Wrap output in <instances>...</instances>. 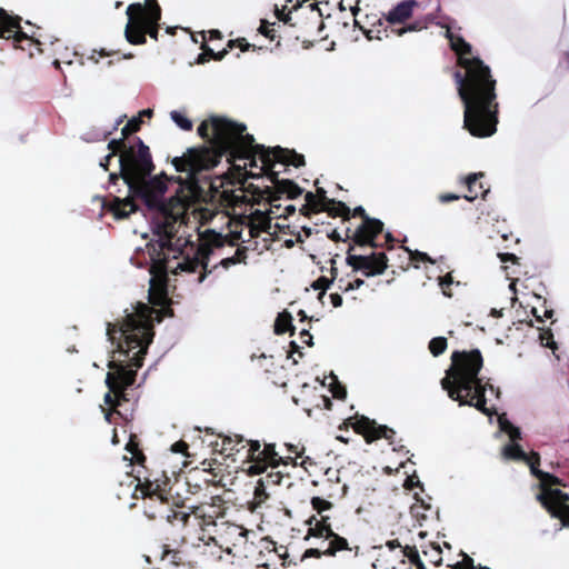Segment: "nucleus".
I'll list each match as a JSON object with an SVG mask.
<instances>
[{"label": "nucleus", "mask_w": 569, "mask_h": 569, "mask_svg": "<svg viewBox=\"0 0 569 569\" xmlns=\"http://www.w3.org/2000/svg\"><path fill=\"white\" fill-rule=\"evenodd\" d=\"M164 316H173L172 309H154L148 303L138 302L136 310L128 313L119 326L108 323L107 336L112 343L117 341L106 377L109 391L104 395V403L109 410L104 418L108 422H111L113 413L128 420L117 408L130 401L128 390L134 385L137 370L143 366L153 340V323L161 322Z\"/></svg>", "instance_id": "f257e3e1"}, {"label": "nucleus", "mask_w": 569, "mask_h": 569, "mask_svg": "<svg viewBox=\"0 0 569 569\" xmlns=\"http://www.w3.org/2000/svg\"><path fill=\"white\" fill-rule=\"evenodd\" d=\"M110 153L107 160H111L119 154L120 172L110 173V186H117L121 179L127 188V193L122 198L111 194L103 200L102 207L116 219H126L138 210L134 199H140L147 208H160L162 196L168 187V177L166 173L147 179L154 170L150 149L139 138H132V142H124L123 139H112L108 143Z\"/></svg>", "instance_id": "f03ea898"}, {"label": "nucleus", "mask_w": 569, "mask_h": 569, "mask_svg": "<svg viewBox=\"0 0 569 569\" xmlns=\"http://www.w3.org/2000/svg\"><path fill=\"white\" fill-rule=\"evenodd\" d=\"M457 53V64L463 70L453 73L458 94L463 103V128L477 138L492 136L497 131L499 103L497 81L491 69L472 53V47L463 38H450Z\"/></svg>", "instance_id": "7ed1b4c3"}, {"label": "nucleus", "mask_w": 569, "mask_h": 569, "mask_svg": "<svg viewBox=\"0 0 569 569\" xmlns=\"http://www.w3.org/2000/svg\"><path fill=\"white\" fill-rule=\"evenodd\" d=\"M246 129L244 124L237 123L226 117L211 116L200 123L198 134L211 143L214 152L219 154V161L224 154H228L230 162L243 159L248 160L244 167L252 168L257 167V160H260L261 172L269 170L271 148L256 144L253 136L244 133ZM260 174H257V177ZM250 176L256 177L253 173H250Z\"/></svg>", "instance_id": "20e7f679"}, {"label": "nucleus", "mask_w": 569, "mask_h": 569, "mask_svg": "<svg viewBox=\"0 0 569 569\" xmlns=\"http://www.w3.org/2000/svg\"><path fill=\"white\" fill-rule=\"evenodd\" d=\"M483 367V358L479 349L456 350L451 355V365L440 383L448 397L459 406L476 408L481 413L491 417L495 408L487 407L486 386L479 373Z\"/></svg>", "instance_id": "39448f33"}, {"label": "nucleus", "mask_w": 569, "mask_h": 569, "mask_svg": "<svg viewBox=\"0 0 569 569\" xmlns=\"http://www.w3.org/2000/svg\"><path fill=\"white\" fill-rule=\"evenodd\" d=\"M163 479L150 473L137 477L134 497L143 500V513L149 520H166L172 526L184 528L190 520V513L176 509L178 507L168 496L169 478L162 472Z\"/></svg>", "instance_id": "423d86ee"}, {"label": "nucleus", "mask_w": 569, "mask_h": 569, "mask_svg": "<svg viewBox=\"0 0 569 569\" xmlns=\"http://www.w3.org/2000/svg\"><path fill=\"white\" fill-rule=\"evenodd\" d=\"M270 169L263 170L268 180L272 186H266L261 191V196L264 197L271 207L280 208L277 203L283 196L288 199H296L302 194L303 190L295 181L289 179H280L279 172L273 171L272 168L276 162L284 166H293L295 168L303 167L306 164L303 154L296 152L295 150L284 149L281 147L271 148L269 156Z\"/></svg>", "instance_id": "0eeeda50"}, {"label": "nucleus", "mask_w": 569, "mask_h": 569, "mask_svg": "<svg viewBox=\"0 0 569 569\" xmlns=\"http://www.w3.org/2000/svg\"><path fill=\"white\" fill-rule=\"evenodd\" d=\"M128 22L124 28L126 40L133 46L144 44L147 34L159 39L161 8L158 0H144V3L136 2L128 6Z\"/></svg>", "instance_id": "6e6552de"}, {"label": "nucleus", "mask_w": 569, "mask_h": 569, "mask_svg": "<svg viewBox=\"0 0 569 569\" xmlns=\"http://www.w3.org/2000/svg\"><path fill=\"white\" fill-rule=\"evenodd\" d=\"M418 7L419 2L416 0L401 1L387 14L370 22L371 28L363 29L361 26L359 28L369 40H381L389 38L391 34L401 37L408 31L421 30L423 26L418 21L402 26L413 16L415 9Z\"/></svg>", "instance_id": "1a4fd4ad"}, {"label": "nucleus", "mask_w": 569, "mask_h": 569, "mask_svg": "<svg viewBox=\"0 0 569 569\" xmlns=\"http://www.w3.org/2000/svg\"><path fill=\"white\" fill-rule=\"evenodd\" d=\"M148 210L156 211L160 216V219L153 223L152 228L153 233L159 237V242L151 244L149 254L151 256L152 253L154 258H163L166 257L163 253L166 249L174 251L172 248V239L177 232L176 223L180 212L174 213L164 202L163 197L160 208H148Z\"/></svg>", "instance_id": "9d476101"}, {"label": "nucleus", "mask_w": 569, "mask_h": 569, "mask_svg": "<svg viewBox=\"0 0 569 569\" xmlns=\"http://www.w3.org/2000/svg\"><path fill=\"white\" fill-rule=\"evenodd\" d=\"M219 163V154L214 152L212 146H202L199 148H189L181 157L172 160L178 172H187L191 179L204 170H210Z\"/></svg>", "instance_id": "9b49d317"}, {"label": "nucleus", "mask_w": 569, "mask_h": 569, "mask_svg": "<svg viewBox=\"0 0 569 569\" xmlns=\"http://www.w3.org/2000/svg\"><path fill=\"white\" fill-rule=\"evenodd\" d=\"M220 548L233 557H248L249 530L242 526L222 521L216 530Z\"/></svg>", "instance_id": "f8f14e48"}, {"label": "nucleus", "mask_w": 569, "mask_h": 569, "mask_svg": "<svg viewBox=\"0 0 569 569\" xmlns=\"http://www.w3.org/2000/svg\"><path fill=\"white\" fill-rule=\"evenodd\" d=\"M349 428H352L356 433L361 435L368 443L379 439H386L392 445L396 436V431L392 428L378 425L376 420L369 419L362 415L349 417L339 426L340 430H348Z\"/></svg>", "instance_id": "ddd939ff"}, {"label": "nucleus", "mask_w": 569, "mask_h": 569, "mask_svg": "<svg viewBox=\"0 0 569 569\" xmlns=\"http://www.w3.org/2000/svg\"><path fill=\"white\" fill-rule=\"evenodd\" d=\"M355 247L349 246L346 262L353 271H361L365 277L382 274L388 268V257L385 252L372 251L370 254L352 253Z\"/></svg>", "instance_id": "4468645a"}, {"label": "nucleus", "mask_w": 569, "mask_h": 569, "mask_svg": "<svg viewBox=\"0 0 569 569\" xmlns=\"http://www.w3.org/2000/svg\"><path fill=\"white\" fill-rule=\"evenodd\" d=\"M152 267L151 273L153 277L150 279L149 288V303L151 306L164 307L168 303L167 293V271L168 259L154 258L151 253Z\"/></svg>", "instance_id": "2eb2a0df"}, {"label": "nucleus", "mask_w": 569, "mask_h": 569, "mask_svg": "<svg viewBox=\"0 0 569 569\" xmlns=\"http://www.w3.org/2000/svg\"><path fill=\"white\" fill-rule=\"evenodd\" d=\"M189 509L190 511L187 513H190V517L193 516L198 520V525L202 530L210 526L219 528L220 523L217 521L224 517L227 510L224 500L219 496L211 497L210 501L200 502Z\"/></svg>", "instance_id": "dca6fc26"}, {"label": "nucleus", "mask_w": 569, "mask_h": 569, "mask_svg": "<svg viewBox=\"0 0 569 569\" xmlns=\"http://www.w3.org/2000/svg\"><path fill=\"white\" fill-rule=\"evenodd\" d=\"M552 518L569 527V495L560 489H547L537 496Z\"/></svg>", "instance_id": "f3484780"}, {"label": "nucleus", "mask_w": 569, "mask_h": 569, "mask_svg": "<svg viewBox=\"0 0 569 569\" xmlns=\"http://www.w3.org/2000/svg\"><path fill=\"white\" fill-rule=\"evenodd\" d=\"M383 226V222L379 219H367V221H361L355 230L346 227V238L353 242V247L356 244L358 247L378 248L379 244L376 242V238L382 233Z\"/></svg>", "instance_id": "a211bd4d"}, {"label": "nucleus", "mask_w": 569, "mask_h": 569, "mask_svg": "<svg viewBox=\"0 0 569 569\" xmlns=\"http://www.w3.org/2000/svg\"><path fill=\"white\" fill-rule=\"evenodd\" d=\"M20 22L21 17L0 8V39L11 40L14 48L23 49L22 42H32V39L23 32Z\"/></svg>", "instance_id": "6ab92c4d"}, {"label": "nucleus", "mask_w": 569, "mask_h": 569, "mask_svg": "<svg viewBox=\"0 0 569 569\" xmlns=\"http://www.w3.org/2000/svg\"><path fill=\"white\" fill-rule=\"evenodd\" d=\"M321 492L329 499H341L346 496L348 487L340 479V470L328 468L320 481Z\"/></svg>", "instance_id": "aec40b11"}, {"label": "nucleus", "mask_w": 569, "mask_h": 569, "mask_svg": "<svg viewBox=\"0 0 569 569\" xmlns=\"http://www.w3.org/2000/svg\"><path fill=\"white\" fill-rule=\"evenodd\" d=\"M247 462H249V467L247 469L248 475L256 476L263 473L268 467H270V461L268 458H264V449L261 448V443L258 440H247Z\"/></svg>", "instance_id": "412c9836"}, {"label": "nucleus", "mask_w": 569, "mask_h": 569, "mask_svg": "<svg viewBox=\"0 0 569 569\" xmlns=\"http://www.w3.org/2000/svg\"><path fill=\"white\" fill-rule=\"evenodd\" d=\"M328 545L325 549V556L336 557L339 552H347L352 559H356L360 553L358 545H351L345 537L339 536L332 531V537L327 539Z\"/></svg>", "instance_id": "4be33fe9"}, {"label": "nucleus", "mask_w": 569, "mask_h": 569, "mask_svg": "<svg viewBox=\"0 0 569 569\" xmlns=\"http://www.w3.org/2000/svg\"><path fill=\"white\" fill-rule=\"evenodd\" d=\"M241 239V232H230L228 236H223L213 230L206 233L204 240L210 248H222L226 244L237 246Z\"/></svg>", "instance_id": "5701e85b"}, {"label": "nucleus", "mask_w": 569, "mask_h": 569, "mask_svg": "<svg viewBox=\"0 0 569 569\" xmlns=\"http://www.w3.org/2000/svg\"><path fill=\"white\" fill-rule=\"evenodd\" d=\"M485 174L482 172L479 173H471L469 174L465 183L468 188V193L463 196V198L468 201H473L478 197L485 198L486 194L489 192V189H485L483 184L479 181L480 178H482Z\"/></svg>", "instance_id": "b1692460"}, {"label": "nucleus", "mask_w": 569, "mask_h": 569, "mask_svg": "<svg viewBox=\"0 0 569 569\" xmlns=\"http://www.w3.org/2000/svg\"><path fill=\"white\" fill-rule=\"evenodd\" d=\"M325 208L323 212H327L330 217L342 218V223L350 221V208L345 202L327 198Z\"/></svg>", "instance_id": "393cba45"}, {"label": "nucleus", "mask_w": 569, "mask_h": 569, "mask_svg": "<svg viewBox=\"0 0 569 569\" xmlns=\"http://www.w3.org/2000/svg\"><path fill=\"white\" fill-rule=\"evenodd\" d=\"M247 447V440L241 435L227 436L222 438L221 451L226 452L227 456L233 455V452H240L241 449Z\"/></svg>", "instance_id": "a878e982"}, {"label": "nucleus", "mask_w": 569, "mask_h": 569, "mask_svg": "<svg viewBox=\"0 0 569 569\" xmlns=\"http://www.w3.org/2000/svg\"><path fill=\"white\" fill-rule=\"evenodd\" d=\"M286 332H290L291 336L295 335V327L292 325V316L287 310L278 313L274 321V333L283 335Z\"/></svg>", "instance_id": "bb28decb"}, {"label": "nucleus", "mask_w": 569, "mask_h": 569, "mask_svg": "<svg viewBox=\"0 0 569 569\" xmlns=\"http://www.w3.org/2000/svg\"><path fill=\"white\" fill-rule=\"evenodd\" d=\"M209 252H210V249L206 250L204 253V257L202 258V260H199V259H193V260H186L184 262L182 263H179V268L182 270V271H187V272H196L197 269L199 267H201L203 269V272L199 276V282H202L206 278V274H207V261L208 260V256H209Z\"/></svg>", "instance_id": "cd10ccee"}, {"label": "nucleus", "mask_w": 569, "mask_h": 569, "mask_svg": "<svg viewBox=\"0 0 569 569\" xmlns=\"http://www.w3.org/2000/svg\"><path fill=\"white\" fill-rule=\"evenodd\" d=\"M305 200H306V203L308 204V207H310L313 212H323V209L325 208V203H326V200H327V197H326V191L320 188L318 189V194H315L313 192L311 191H308L305 196Z\"/></svg>", "instance_id": "c85d7f7f"}, {"label": "nucleus", "mask_w": 569, "mask_h": 569, "mask_svg": "<svg viewBox=\"0 0 569 569\" xmlns=\"http://www.w3.org/2000/svg\"><path fill=\"white\" fill-rule=\"evenodd\" d=\"M126 450L132 455V460L136 463L140 465L141 467H144L147 458L142 450L140 449L139 439L137 435H130L129 441L126 445Z\"/></svg>", "instance_id": "c756f323"}, {"label": "nucleus", "mask_w": 569, "mask_h": 569, "mask_svg": "<svg viewBox=\"0 0 569 569\" xmlns=\"http://www.w3.org/2000/svg\"><path fill=\"white\" fill-rule=\"evenodd\" d=\"M202 52L198 56L197 62L198 63H206L209 60L213 59L216 61H221L227 54L228 49L224 48L221 51L214 52L208 44L203 43L201 46Z\"/></svg>", "instance_id": "7c9ffc66"}, {"label": "nucleus", "mask_w": 569, "mask_h": 569, "mask_svg": "<svg viewBox=\"0 0 569 569\" xmlns=\"http://www.w3.org/2000/svg\"><path fill=\"white\" fill-rule=\"evenodd\" d=\"M247 247H238L234 254L232 257L223 258L219 266H221L224 269L230 268L231 266H234L237 263H247Z\"/></svg>", "instance_id": "2f4dec72"}, {"label": "nucleus", "mask_w": 569, "mask_h": 569, "mask_svg": "<svg viewBox=\"0 0 569 569\" xmlns=\"http://www.w3.org/2000/svg\"><path fill=\"white\" fill-rule=\"evenodd\" d=\"M142 119L140 117H133L131 118L127 124L121 129V138L124 142L129 144V142H132V139L130 138L133 133L138 132L141 129Z\"/></svg>", "instance_id": "473e14b6"}, {"label": "nucleus", "mask_w": 569, "mask_h": 569, "mask_svg": "<svg viewBox=\"0 0 569 569\" xmlns=\"http://www.w3.org/2000/svg\"><path fill=\"white\" fill-rule=\"evenodd\" d=\"M502 452H503V457L507 459H510V460L522 461V460H525V458H527V453L523 451L521 446L518 443H515L513 441H512V443L505 446Z\"/></svg>", "instance_id": "72a5a7b5"}, {"label": "nucleus", "mask_w": 569, "mask_h": 569, "mask_svg": "<svg viewBox=\"0 0 569 569\" xmlns=\"http://www.w3.org/2000/svg\"><path fill=\"white\" fill-rule=\"evenodd\" d=\"M269 498V495L266 492V485H264V480L262 479H259V481L257 482V486L254 488V491H253V500L251 502V509L254 510L259 507H261V505Z\"/></svg>", "instance_id": "f704fd0d"}, {"label": "nucleus", "mask_w": 569, "mask_h": 569, "mask_svg": "<svg viewBox=\"0 0 569 569\" xmlns=\"http://www.w3.org/2000/svg\"><path fill=\"white\" fill-rule=\"evenodd\" d=\"M251 220L254 222L257 227H259V229L262 232L271 234V218L268 217L266 213L257 210L254 213H252Z\"/></svg>", "instance_id": "c9c22d12"}, {"label": "nucleus", "mask_w": 569, "mask_h": 569, "mask_svg": "<svg viewBox=\"0 0 569 569\" xmlns=\"http://www.w3.org/2000/svg\"><path fill=\"white\" fill-rule=\"evenodd\" d=\"M332 531L331 526H321L318 521H313L312 526L309 527L308 536L327 540L332 537Z\"/></svg>", "instance_id": "e433bc0d"}, {"label": "nucleus", "mask_w": 569, "mask_h": 569, "mask_svg": "<svg viewBox=\"0 0 569 569\" xmlns=\"http://www.w3.org/2000/svg\"><path fill=\"white\" fill-rule=\"evenodd\" d=\"M264 458H268L270 461L271 468H277L281 465L283 460V457L279 456V453L276 451L274 443H264Z\"/></svg>", "instance_id": "4c0bfd02"}, {"label": "nucleus", "mask_w": 569, "mask_h": 569, "mask_svg": "<svg viewBox=\"0 0 569 569\" xmlns=\"http://www.w3.org/2000/svg\"><path fill=\"white\" fill-rule=\"evenodd\" d=\"M170 117H171L172 121L182 130H184V131L192 130V126H193L192 121L190 119H188L183 112L173 110L170 112Z\"/></svg>", "instance_id": "58836bf2"}, {"label": "nucleus", "mask_w": 569, "mask_h": 569, "mask_svg": "<svg viewBox=\"0 0 569 569\" xmlns=\"http://www.w3.org/2000/svg\"><path fill=\"white\" fill-rule=\"evenodd\" d=\"M446 349L447 339L445 337L432 338L429 342V350L435 357L442 355L446 351Z\"/></svg>", "instance_id": "ea45409f"}, {"label": "nucleus", "mask_w": 569, "mask_h": 569, "mask_svg": "<svg viewBox=\"0 0 569 569\" xmlns=\"http://www.w3.org/2000/svg\"><path fill=\"white\" fill-rule=\"evenodd\" d=\"M500 428L502 431L507 432L510 437L511 441H517L521 439V431L518 427L513 426L508 420L500 419Z\"/></svg>", "instance_id": "a19ab883"}, {"label": "nucleus", "mask_w": 569, "mask_h": 569, "mask_svg": "<svg viewBox=\"0 0 569 569\" xmlns=\"http://www.w3.org/2000/svg\"><path fill=\"white\" fill-rule=\"evenodd\" d=\"M238 47L242 52H246L250 49L252 50H257V47L254 44H251L249 43L246 38H237V39H231L228 41L227 43V48L228 49H233ZM262 48L259 47L258 50H261Z\"/></svg>", "instance_id": "79ce46f5"}, {"label": "nucleus", "mask_w": 569, "mask_h": 569, "mask_svg": "<svg viewBox=\"0 0 569 569\" xmlns=\"http://www.w3.org/2000/svg\"><path fill=\"white\" fill-rule=\"evenodd\" d=\"M332 279H329L325 276L319 277L316 281L311 283V287L315 290H319L318 299L321 300L322 297L326 295L327 289L331 286Z\"/></svg>", "instance_id": "37998d69"}, {"label": "nucleus", "mask_w": 569, "mask_h": 569, "mask_svg": "<svg viewBox=\"0 0 569 569\" xmlns=\"http://www.w3.org/2000/svg\"><path fill=\"white\" fill-rule=\"evenodd\" d=\"M311 506L312 509L316 510L318 515H321L333 507V505L330 501L321 497H313L311 499Z\"/></svg>", "instance_id": "c03bdc74"}, {"label": "nucleus", "mask_w": 569, "mask_h": 569, "mask_svg": "<svg viewBox=\"0 0 569 569\" xmlns=\"http://www.w3.org/2000/svg\"><path fill=\"white\" fill-rule=\"evenodd\" d=\"M405 250L409 253V258L413 262H429L435 263V260L431 259L426 252H421L418 250H410L405 248Z\"/></svg>", "instance_id": "a18cd8bd"}, {"label": "nucleus", "mask_w": 569, "mask_h": 569, "mask_svg": "<svg viewBox=\"0 0 569 569\" xmlns=\"http://www.w3.org/2000/svg\"><path fill=\"white\" fill-rule=\"evenodd\" d=\"M401 552L412 565H416L420 560V556L416 547L406 546L402 548Z\"/></svg>", "instance_id": "49530a36"}, {"label": "nucleus", "mask_w": 569, "mask_h": 569, "mask_svg": "<svg viewBox=\"0 0 569 569\" xmlns=\"http://www.w3.org/2000/svg\"><path fill=\"white\" fill-rule=\"evenodd\" d=\"M259 32L270 40H274L276 30L271 27V24L267 20H262L259 27Z\"/></svg>", "instance_id": "de8ad7c7"}, {"label": "nucleus", "mask_w": 569, "mask_h": 569, "mask_svg": "<svg viewBox=\"0 0 569 569\" xmlns=\"http://www.w3.org/2000/svg\"><path fill=\"white\" fill-rule=\"evenodd\" d=\"M523 461L527 462L531 471L536 473V468L540 465V456L538 452L531 451L529 455L527 453V458H525Z\"/></svg>", "instance_id": "09e8293b"}, {"label": "nucleus", "mask_w": 569, "mask_h": 569, "mask_svg": "<svg viewBox=\"0 0 569 569\" xmlns=\"http://www.w3.org/2000/svg\"><path fill=\"white\" fill-rule=\"evenodd\" d=\"M276 16L278 18L279 21H282L284 24H290L292 27L296 26V23H291V12H287L286 13V7H283L281 10L280 9H276Z\"/></svg>", "instance_id": "8fccbe9b"}, {"label": "nucleus", "mask_w": 569, "mask_h": 569, "mask_svg": "<svg viewBox=\"0 0 569 569\" xmlns=\"http://www.w3.org/2000/svg\"><path fill=\"white\" fill-rule=\"evenodd\" d=\"M362 284H365V281L360 278H357L353 281L348 282L345 287L339 286V289L342 292H348L355 289H359Z\"/></svg>", "instance_id": "3c124183"}, {"label": "nucleus", "mask_w": 569, "mask_h": 569, "mask_svg": "<svg viewBox=\"0 0 569 569\" xmlns=\"http://www.w3.org/2000/svg\"><path fill=\"white\" fill-rule=\"evenodd\" d=\"M261 479L264 480V485H280L282 475L280 472H270Z\"/></svg>", "instance_id": "603ef678"}, {"label": "nucleus", "mask_w": 569, "mask_h": 569, "mask_svg": "<svg viewBox=\"0 0 569 569\" xmlns=\"http://www.w3.org/2000/svg\"><path fill=\"white\" fill-rule=\"evenodd\" d=\"M356 217H360L361 221H367V219H372L371 217L368 216L365 208L361 206L356 207L352 211L350 210V219L356 218Z\"/></svg>", "instance_id": "864d4df0"}, {"label": "nucleus", "mask_w": 569, "mask_h": 569, "mask_svg": "<svg viewBox=\"0 0 569 569\" xmlns=\"http://www.w3.org/2000/svg\"><path fill=\"white\" fill-rule=\"evenodd\" d=\"M320 518H317V516H311L308 520H307V523L309 526H312L313 521H318L321 526H331L330 523V517L327 516V515H319Z\"/></svg>", "instance_id": "5fc2aeb1"}, {"label": "nucleus", "mask_w": 569, "mask_h": 569, "mask_svg": "<svg viewBox=\"0 0 569 569\" xmlns=\"http://www.w3.org/2000/svg\"><path fill=\"white\" fill-rule=\"evenodd\" d=\"M171 557V561L176 565L180 562L179 551L178 550H171L168 546H164L162 558L164 557Z\"/></svg>", "instance_id": "6e6d98bb"}, {"label": "nucleus", "mask_w": 569, "mask_h": 569, "mask_svg": "<svg viewBox=\"0 0 569 569\" xmlns=\"http://www.w3.org/2000/svg\"><path fill=\"white\" fill-rule=\"evenodd\" d=\"M189 446L186 441L179 440L171 446V451L176 453H186Z\"/></svg>", "instance_id": "4d7b16f0"}, {"label": "nucleus", "mask_w": 569, "mask_h": 569, "mask_svg": "<svg viewBox=\"0 0 569 569\" xmlns=\"http://www.w3.org/2000/svg\"><path fill=\"white\" fill-rule=\"evenodd\" d=\"M321 556H325V549L321 550V549H318V548L307 549L305 551V555H303V557H306V558H308V557L320 558Z\"/></svg>", "instance_id": "13d9d810"}, {"label": "nucleus", "mask_w": 569, "mask_h": 569, "mask_svg": "<svg viewBox=\"0 0 569 569\" xmlns=\"http://www.w3.org/2000/svg\"><path fill=\"white\" fill-rule=\"evenodd\" d=\"M460 198V196L456 194V193H441L439 194V201L442 202V203H447V202H451V201H456Z\"/></svg>", "instance_id": "bf43d9fd"}, {"label": "nucleus", "mask_w": 569, "mask_h": 569, "mask_svg": "<svg viewBox=\"0 0 569 569\" xmlns=\"http://www.w3.org/2000/svg\"><path fill=\"white\" fill-rule=\"evenodd\" d=\"M331 391H332L333 397L337 399H345L347 396L346 388L340 385L337 386L336 388H332Z\"/></svg>", "instance_id": "052dcab7"}, {"label": "nucleus", "mask_w": 569, "mask_h": 569, "mask_svg": "<svg viewBox=\"0 0 569 569\" xmlns=\"http://www.w3.org/2000/svg\"><path fill=\"white\" fill-rule=\"evenodd\" d=\"M300 338H301L302 342L306 343L307 346H312L313 345L312 336L310 335L309 330L302 329L300 331Z\"/></svg>", "instance_id": "680f3d73"}, {"label": "nucleus", "mask_w": 569, "mask_h": 569, "mask_svg": "<svg viewBox=\"0 0 569 569\" xmlns=\"http://www.w3.org/2000/svg\"><path fill=\"white\" fill-rule=\"evenodd\" d=\"M262 231L254 224V222L250 219L249 223V234L251 238H258Z\"/></svg>", "instance_id": "e2e57ef3"}, {"label": "nucleus", "mask_w": 569, "mask_h": 569, "mask_svg": "<svg viewBox=\"0 0 569 569\" xmlns=\"http://www.w3.org/2000/svg\"><path fill=\"white\" fill-rule=\"evenodd\" d=\"M328 238L335 242L347 241L348 239L342 237L340 232L333 229L330 233H328Z\"/></svg>", "instance_id": "0e129e2a"}, {"label": "nucleus", "mask_w": 569, "mask_h": 569, "mask_svg": "<svg viewBox=\"0 0 569 569\" xmlns=\"http://www.w3.org/2000/svg\"><path fill=\"white\" fill-rule=\"evenodd\" d=\"M287 448H288L289 452L296 455V458L301 457L305 451L303 447L299 448V446L290 445V443L287 445Z\"/></svg>", "instance_id": "69168bd1"}, {"label": "nucleus", "mask_w": 569, "mask_h": 569, "mask_svg": "<svg viewBox=\"0 0 569 569\" xmlns=\"http://www.w3.org/2000/svg\"><path fill=\"white\" fill-rule=\"evenodd\" d=\"M385 240H386V242H385L383 247H386L388 250L393 249V243H395L396 239L392 236V233L387 232L385 234ZM380 247H382V244Z\"/></svg>", "instance_id": "338daca9"}, {"label": "nucleus", "mask_w": 569, "mask_h": 569, "mask_svg": "<svg viewBox=\"0 0 569 569\" xmlns=\"http://www.w3.org/2000/svg\"><path fill=\"white\" fill-rule=\"evenodd\" d=\"M330 301L335 308L342 306V297L337 292L330 295Z\"/></svg>", "instance_id": "774afa93"}]
</instances>
